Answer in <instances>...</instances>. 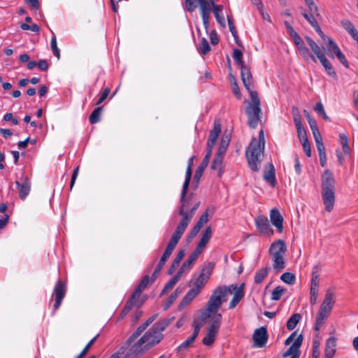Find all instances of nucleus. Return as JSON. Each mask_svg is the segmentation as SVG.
I'll return each mask as SVG.
<instances>
[{
    "label": "nucleus",
    "instance_id": "obj_5",
    "mask_svg": "<svg viewBox=\"0 0 358 358\" xmlns=\"http://www.w3.org/2000/svg\"><path fill=\"white\" fill-rule=\"evenodd\" d=\"M253 85L247 90L250 96L251 101L245 109V113L248 118L249 127L255 129L261 120L260 113L262 112L260 108V100L258 97L257 92L252 90Z\"/></svg>",
    "mask_w": 358,
    "mask_h": 358
},
{
    "label": "nucleus",
    "instance_id": "obj_19",
    "mask_svg": "<svg viewBox=\"0 0 358 358\" xmlns=\"http://www.w3.org/2000/svg\"><path fill=\"white\" fill-rule=\"evenodd\" d=\"M255 224L261 234L266 236H271L273 234V230L271 227L268 218L266 216L260 215L255 219Z\"/></svg>",
    "mask_w": 358,
    "mask_h": 358
},
{
    "label": "nucleus",
    "instance_id": "obj_47",
    "mask_svg": "<svg viewBox=\"0 0 358 358\" xmlns=\"http://www.w3.org/2000/svg\"><path fill=\"white\" fill-rule=\"evenodd\" d=\"M280 280L288 285H293L296 281V277L292 273L285 272L281 275Z\"/></svg>",
    "mask_w": 358,
    "mask_h": 358
},
{
    "label": "nucleus",
    "instance_id": "obj_64",
    "mask_svg": "<svg viewBox=\"0 0 358 358\" xmlns=\"http://www.w3.org/2000/svg\"><path fill=\"white\" fill-rule=\"evenodd\" d=\"M227 21H228L229 28V30H230L232 36H234V38H238V32L236 31V27L234 24V22L229 16H227Z\"/></svg>",
    "mask_w": 358,
    "mask_h": 358
},
{
    "label": "nucleus",
    "instance_id": "obj_21",
    "mask_svg": "<svg viewBox=\"0 0 358 358\" xmlns=\"http://www.w3.org/2000/svg\"><path fill=\"white\" fill-rule=\"evenodd\" d=\"M22 182L15 181V185L19 189V197L24 200L29 195L31 190V180L27 176L22 178Z\"/></svg>",
    "mask_w": 358,
    "mask_h": 358
},
{
    "label": "nucleus",
    "instance_id": "obj_59",
    "mask_svg": "<svg viewBox=\"0 0 358 358\" xmlns=\"http://www.w3.org/2000/svg\"><path fill=\"white\" fill-rule=\"evenodd\" d=\"M110 92V90L108 87H106L103 90V91L101 93V94L99 95V97L97 101L96 102V105H99L102 102H103L106 100V99L108 96Z\"/></svg>",
    "mask_w": 358,
    "mask_h": 358
},
{
    "label": "nucleus",
    "instance_id": "obj_62",
    "mask_svg": "<svg viewBox=\"0 0 358 358\" xmlns=\"http://www.w3.org/2000/svg\"><path fill=\"white\" fill-rule=\"evenodd\" d=\"M314 269L315 271H313L312 273L311 286L319 287V274L317 273V266H315Z\"/></svg>",
    "mask_w": 358,
    "mask_h": 358
},
{
    "label": "nucleus",
    "instance_id": "obj_27",
    "mask_svg": "<svg viewBox=\"0 0 358 358\" xmlns=\"http://www.w3.org/2000/svg\"><path fill=\"white\" fill-rule=\"evenodd\" d=\"M200 253L198 252V251L194 250L188 257L187 259L182 264V266L178 271L181 275L183 272L189 271L193 265V264L195 262V261L197 259Z\"/></svg>",
    "mask_w": 358,
    "mask_h": 358
},
{
    "label": "nucleus",
    "instance_id": "obj_51",
    "mask_svg": "<svg viewBox=\"0 0 358 358\" xmlns=\"http://www.w3.org/2000/svg\"><path fill=\"white\" fill-rule=\"evenodd\" d=\"M50 46L53 55L59 59L60 58V51L57 45V38L55 34L51 38Z\"/></svg>",
    "mask_w": 358,
    "mask_h": 358
},
{
    "label": "nucleus",
    "instance_id": "obj_42",
    "mask_svg": "<svg viewBox=\"0 0 358 358\" xmlns=\"http://www.w3.org/2000/svg\"><path fill=\"white\" fill-rule=\"evenodd\" d=\"M103 107L96 108L92 113L90 114L89 120L91 124H96L100 120V116L102 112Z\"/></svg>",
    "mask_w": 358,
    "mask_h": 358
},
{
    "label": "nucleus",
    "instance_id": "obj_60",
    "mask_svg": "<svg viewBox=\"0 0 358 358\" xmlns=\"http://www.w3.org/2000/svg\"><path fill=\"white\" fill-rule=\"evenodd\" d=\"M296 131L300 142L308 139L306 131L303 126L296 127Z\"/></svg>",
    "mask_w": 358,
    "mask_h": 358
},
{
    "label": "nucleus",
    "instance_id": "obj_32",
    "mask_svg": "<svg viewBox=\"0 0 358 358\" xmlns=\"http://www.w3.org/2000/svg\"><path fill=\"white\" fill-rule=\"evenodd\" d=\"M224 155L217 153L215 156L212 164L211 169L213 170H218V177L221 178L223 173L222 170V162Z\"/></svg>",
    "mask_w": 358,
    "mask_h": 358
},
{
    "label": "nucleus",
    "instance_id": "obj_11",
    "mask_svg": "<svg viewBox=\"0 0 358 358\" xmlns=\"http://www.w3.org/2000/svg\"><path fill=\"white\" fill-rule=\"evenodd\" d=\"M202 322H203V320L201 318H194V317H192L191 327L193 329V333L187 339L178 346L176 349L178 352H185L192 346L199 334L201 328L203 327Z\"/></svg>",
    "mask_w": 358,
    "mask_h": 358
},
{
    "label": "nucleus",
    "instance_id": "obj_34",
    "mask_svg": "<svg viewBox=\"0 0 358 358\" xmlns=\"http://www.w3.org/2000/svg\"><path fill=\"white\" fill-rule=\"evenodd\" d=\"M181 275L177 272V273L165 285L163 288L161 294H166L169 290L171 289L180 280Z\"/></svg>",
    "mask_w": 358,
    "mask_h": 358
},
{
    "label": "nucleus",
    "instance_id": "obj_38",
    "mask_svg": "<svg viewBox=\"0 0 358 358\" xmlns=\"http://www.w3.org/2000/svg\"><path fill=\"white\" fill-rule=\"evenodd\" d=\"M221 133V124L219 121H215L213 128L210 130L208 138L217 141Z\"/></svg>",
    "mask_w": 358,
    "mask_h": 358
},
{
    "label": "nucleus",
    "instance_id": "obj_24",
    "mask_svg": "<svg viewBox=\"0 0 358 358\" xmlns=\"http://www.w3.org/2000/svg\"><path fill=\"white\" fill-rule=\"evenodd\" d=\"M212 236V229L210 227H208L205 229V230L202 233L201 238L194 249L195 251H198L199 253H201L203 249L207 245L209 242L210 238Z\"/></svg>",
    "mask_w": 358,
    "mask_h": 358
},
{
    "label": "nucleus",
    "instance_id": "obj_22",
    "mask_svg": "<svg viewBox=\"0 0 358 358\" xmlns=\"http://www.w3.org/2000/svg\"><path fill=\"white\" fill-rule=\"evenodd\" d=\"M263 178L271 187H274L275 186V171L274 166L271 163H268L265 166Z\"/></svg>",
    "mask_w": 358,
    "mask_h": 358
},
{
    "label": "nucleus",
    "instance_id": "obj_44",
    "mask_svg": "<svg viewBox=\"0 0 358 358\" xmlns=\"http://www.w3.org/2000/svg\"><path fill=\"white\" fill-rule=\"evenodd\" d=\"M198 50L203 55H207L210 51V46L206 38H201Z\"/></svg>",
    "mask_w": 358,
    "mask_h": 358
},
{
    "label": "nucleus",
    "instance_id": "obj_23",
    "mask_svg": "<svg viewBox=\"0 0 358 358\" xmlns=\"http://www.w3.org/2000/svg\"><path fill=\"white\" fill-rule=\"evenodd\" d=\"M208 282V278L205 277V273L201 272L189 285L192 287L191 290H194L196 294H199L205 285Z\"/></svg>",
    "mask_w": 358,
    "mask_h": 358
},
{
    "label": "nucleus",
    "instance_id": "obj_14",
    "mask_svg": "<svg viewBox=\"0 0 358 358\" xmlns=\"http://www.w3.org/2000/svg\"><path fill=\"white\" fill-rule=\"evenodd\" d=\"M146 300V296H141V293H136V291L134 290L130 298L126 302L124 308L122 310V313H128L131 310H136L139 308Z\"/></svg>",
    "mask_w": 358,
    "mask_h": 358
},
{
    "label": "nucleus",
    "instance_id": "obj_54",
    "mask_svg": "<svg viewBox=\"0 0 358 358\" xmlns=\"http://www.w3.org/2000/svg\"><path fill=\"white\" fill-rule=\"evenodd\" d=\"M315 110L322 117V118L327 121L330 122L329 117L327 116V113H325L324 106L321 102H318L315 107Z\"/></svg>",
    "mask_w": 358,
    "mask_h": 358
},
{
    "label": "nucleus",
    "instance_id": "obj_7",
    "mask_svg": "<svg viewBox=\"0 0 358 358\" xmlns=\"http://www.w3.org/2000/svg\"><path fill=\"white\" fill-rule=\"evenodd\" d=\"M286 251L287 246L283 240H278L271 245L269 254L273 262V268L277 273L285 268V255Z\"/></svg>",
    "mask_w": 358,
    "mask_h": 358
},
{
    "label": "nucleus",
    "instance_id": "obj_13",
    "mask_svg": "<svg viewBox=\"0 0 358 358\" xmlns=\"http://www.w3.org/2000/svg\"><path fill=\"white\" fill-rule=\"evenodd\" d=\"M146 300V296H141V293H136V291L134 290L130 298L126 302L124 308L122 310V313H128L131 310H136L139 308Z\"/></svg>",
    "mask_w": 358,
    "mask_h": 358
},
{
    "label": "nucleus",
    "instance_id": "obj_17",
    "mask_svg": "<svg viewBox=\"0 0 358 358\" xmlns=\"http://www.w3.org/2000/svg\"><path fill=\"white\" fill-rule=\"evenodd\" d=\"M253 347L263 348L268 342V334L266 327H261L257 329L253 335Z\"/></svg>",
    "mask_w": 358,
    "mask_h": 358
},
{
    "label": "nucleus",
    "instance_id": "obj_35",
    "mask_svg": "<svg viewBox=\"0 0 358 358\" xmlns=\"http://www.w3.org/2000/svg\"><path fill=\"white\" fill-rule=\"evenodd\" d=\"M269 270V267L262 268L258 270L255 275V282L256 284L262 283L267 276Z\"/></svg>",
    "mask_w": 358,
    "mask_h": 358
},
{
    "label": "nucleus",
    "instance_id": "obj_40",
    "mask_svg": "<svg viewBox=\"0 0 358 358\" xmlns=\"http://www.w3.org/2000/svg\"><path fill=\"white\" fill-rule=\"evenodd\" d=\"M327 55L329 57L334 58L333 52H336L339 50L340 48L331 38H327Z\"/></svg>",
    "mask_w": 358,
    "mask_h": 358
},
{
    "label": "nucleus",
    "instance_id": "obj_57",
    "mask_svg": "<svg viewBox=\"0 0 358 358\" xmlns=\"http://www.w3.org/2000/svg\"><path fill=\"white\" fill-rule=\"evenodd\" d=\"M214 267H215V263L209 262L203 266L201 272L205 273V277H207L208 279L210 275L212 273V271H213Z\"/></svg>",
    "mask_w": 358,
    "mask_h": 358
},
{
    "label": "nucleus",
    "instance_id": "obj_37",
    "mask_svg": "<svg viewBox=\"0 0 358 358\" xmlns=\"http://www.w3.org/2000/svg\"><path fill=\"white\" fill-rule=\"evenodd\" d=\"M221 133V124L219 121H215L213 128L210 130L208 138L217 141Z\"/></svg>",
    "mask_w": 358,
    "mask_h": 358
},
{
    "label": "nucleus",
    "instance_id": "obj_6",
    "mask_svg": "<svg viewBox=\"0 0 358 358\" xmlns=\"http://www.w3.org/2000/svg\"><path fill=\"white\" fill-rule=\"evenodd\" d=\"M146 351L141 337H134L133 335H130L120 348V353L124 355V358H137Z\"/></svg>",
    "mask_w": 358,
    "mask_h": 358
},
{
    "label": "nucleus",
    "instance_id": "obj_15",
    "mask_svg": "<svg viewBox=\"0 0 358 358\" xmlns=\"http://www.w3.org/2000/svg\"><path fill=\"white\" fill-rule=\"evenodd\" d=\"M66 292V283L61 280H58L55 285L52 298L55 299L53 304V310L56 311L61 306L62 301L65 296Z\"/></svg>",
    "mask_w": 358,
    "mask_h": 358
},
{
    "label": "nucleus",
    "instance_id": "obj_2",
    "mask_svg": "<svg viewBox=\"0 0 358 358\" xmlns=\"http://www.w3.org/2000/svg\"><path fill=\"white\" fill-rule=\"evenodd\" d=\"M264 144V131L261 129L259 133V141L254 138L245 151L249 167L252 171L257 172L259 170Z\"/></svg>",
    "mask_w": 358,
    "mask_h": 358
},
{
    "label": "nucleus",
    "instance_id": "obj_25",
    "mask_svg": "<svg viewBox=\"0 0 358 358\" xmlns=\"http://www.w3.org/2000/svg\"><path fill=\"white\" fill-rule=\"evenodd\" d=\"M271 222L279 232H282L283 229V217L280 211L277 208H273L270 213Z\"/></svg>",
    "mask_w": 358,
    "mask_h": 358
},
{
    "label": "nucleus",
    "instance_id": "obj_39",
    "mask_svg": "<svg viewBox=\"0 0 358 358\" xmlns=\"http://www.w3.org/2000/svg\"><path fill=\"white\" fill-rule=\"evenodd\" d=\"M299 51L305 61L308 62L310 59H311L313 62H317L315 57L310 53L308 48H306L305 45L299 48Z\"/></svg>",
    "mask_w": 358,
    "mask_h": 358
},
{
    "label": "nucleus",
    "instance_id": "obj_52",
    "mask_svg": "<svg viewBox=\"0 0 358 358\" xmlns=\"http://www.w3.org/2000/svg\"><path fill=\"white\" fill-rule=\"evenodd\" d=\"M304 1L308 8V12L315 13L316 16H320L318 7L313 0H304Z\"/></svg>",
    "mask_w": 358,
    "mask_h": 358
},
{
    "label": "nucleus",
    "instance_id": "obj_45",
    "mask_svg": "<svg viewBox=\"0 0 358 358\" xmlns=\"http://www.w3.org/2000/svg\"><path fill=\"white\" fill-rule=\"evenodd\" d=\"M229 141L230 139L227 136L222 137L217 153L224 155L229 146Z\"/></svg>",
    "mask_w": 358,
    "mask_h": 358
},
{
    "label": "nucleus",
    "instance_id": "obj_31",
    "mask_svg": "<svg viewBox=\"0 0 358 358\" xmlns=\"http://www.w3.org/2000/svg\"><path fill=\"white\" fill-rule=\"evenodd\" d=\"M223 6L222 5H215L211 6V10H213L215 19L218 24H220L222 27H225V20L224 17L222 14Z\"/></svg>",
    "mask_w": 358,
    "mask_h": 358
},
{
    "label": "nucleus",
    "instance_id": "obj_12",
    "mask_svg": "<svg viewBox=\"0 0 358 358\" xmlns=\"http://www.w3.org/2000/svg\"><path fill=\"white\" fill-rule=\"evenodd\" d=\"M217 0H197L200 7V11L203 24L207 31L211 13V6L216 5Z\"/></svg>",
    "mask_w": 358,
    "mask_h": 358
},
{
    "label": "nucleus",
    "instance_id": "obj_41",
    "mask_svg": "<svg viewBox=\"0 0 358 358\" xmlns=\"http://www.w3.org/2000/svg\"><path fill=\"white\" fill-rule=\"evenodd\" d=\"M302 15L309 22V24L313 27L316 26L317 24H318L317 18L321 17L320 15V16H316V15L315 13H310V12H308V13L305 12L302 14Z\"/></svg>",
    "mask_w": 358,
    "mask_h": 358
},
{
    "label": "nucleus",
    "instance_id": "obj_43",
    "mask_svg": "<svg viewBox=\"0 0 358 358\" xmlns=\"http://www.w3.org/2000/svg\"><path fill=\"white\" fill-rule=\"evenodd\" d=\"M208 164V162H206V160H202L201 163L196 170L194 176V180H196L197 182L199 181Z\"/></svg>",
    "mask_w": 358,
    "mask_h": 358
},
{
    "label": "nucleus",
    "instance_id": "obj_55",
    "mask_svg": "<svg viewBox=\"0 0 358 358\" xmlns=\"http://www.w3.org/2000/svg\"><path fill=\"white\" fill-rule=\"evenodd\" d=\"M231 90L234 95L239 99L241 98V91L239 90L238 85L236 82L235 78L231 76Z\"/></svg>",
    "mask_w": 358,
    "mask_h": 358
},
{
    "label": "nucleus",
    "instance_id": "obj_20",
    "mask_svg": "<svg viewBox=\"0 0 358 358\" xmlns=\"http://www.w3.org/2000/svg\"><path fill=\"white\" fill-rule=\"evenodd\" d=\"M336 301V296L333 292L328 290L325 294L324 301L321 305L319 313H329Z\"/></svg>",
    "mask_w": 358,
    "mask_h": 358
},
{
    "label": "nucleus",
    "instance_id": "obj_58",
    "mask_svg": "<svg viewBox=\"0 0 358 358\" xmlns=\"http://www.w3.org/2000/svg\"><path fill=\"white\" fill-rule=\"evenodd\" d=\"M208 221V213L207 210L204 212L199 217L198 222H196V225L201 229V227L207 223Z\"/></svg>",
    "mask_w": 358,
    "mask_h": 358
},
{
    "label": "nucleus",
    "instance_id": "obj_33",
    "mask_svg": "<svg viewBox=\"0 0 358 358\" xmlns=\"http://www.w3.org/2000/svg\"><path fill=\"white\" fill-rule=\"evenodd\" d=\"M305 39L307 41L308 44L309 45L310 48H311L312 51L314 52V54L317 56V57L319 59V57H322L325 54L322 50L321 48L318 45V44L313 41L310 37L309 36H305Z\"/></svg>",
    "mask_w": 358,
    "mask_h": 358
},
{
    "label": "nucleus",
    "instance_id": "obj_18",
    "mask_svg": "<svg viewBox=\"0 0 358 358\" xmlns=\"http://www.w3.org/2000/svg\"><path fill=\"white\" fill-rule=\"evenodd\" d=\"M303 342V336L300 334L294 341L292 345L282 354V357L286 358L290 356V358H299L300 350Z\"/></svg>",
    "mask_w": 358,
    "mask_h": 358
},
{
    "label": "nucleus",
    "instance_id": "obj_1",
    "mask_svg": "<svg viewBox=\"0 0 358 358\" xmlns=\"http://www.w3.org/2000/svg\"><path fill=\"white\" fill-rule=\"evenodd\" d=\"M244 287V282L239 286L236 284H231L217 287L213 290L207 301L206 311L208 313H217L222 305L227 301L228 296L232 294H234V296L229 303V309L235 308L245 296Z\"/></svg>",
    "mask_w": 358,
    "mask_h": 358
},
{
    "label": "nucleus",
    "instance_id": "obj_61",
    "mask_svg": "<svg viewBox=\"0 0 358 358\" xmlns=\"http://www.w3.org/2000/svg\"><path fill=\"white\" fill-rule=\"evenodd\" d=\"M301 143L303 146V149L306 155L310 157L311 156V148L308 139L301 141Z\"/></svg>",
    "mask_w": 358,
    "mask_h": 358
},
{
    "label": "nucleus",
    "instance_id": "obj_63",
    "mask_svg": "<svg viewBox=\"0 0 358 358\" xmlns=\"http://www.w3.org/2000/svg\"><path fill=\"white\" fill-rule=\"evenodd\" d=\"M291 37L292 38L294 43L296 45V46L297 47L298 50L305 45L302 38L297 34V32L296 34H294L293 36H292Z\"/></svg>",
    "mask_w": 358,
    "mask_h": 358
},
{
    "label": "nucleus",
    "instance_id": "obj_9",
    "mask_svg": "<svg viewBox=\"0 0 358 358\" xmlns=\"http://www.w3.org/2000/svg\"><path fill=\"white\" fill-rule=\"evenodd\" d=\"M180 206L178 210V214L182 216V219L178 224L175 231L173 233L182 237V234L185 231L187 226L191 222L192 218L195 214L196 210L200 206V201H197L193 207L189 210V212L186 211V201L185 199L183 201H180Z\"/></svg>",
    "mask_w": 358,
    "mask_h": 358
},
{
    "label": "nucleus",
    "instance_id": "obj_16",
    "mask_svg": "<svg viewBox=\"0 0 358 358\" xmlns=\"http://www.w3.org/2000/svg\"><path fill=\"white\" fill-rule=\"evenodd\" d=\"M181 237L176 234L173 233L171 237V239L169 240L165 250L161 257L159 262L157 264L158 266L163 268L165 265L166 261L169 259L170 256L171 255L173 251L174 250L175 248L178 245L179 241L180 240Z\"/></svg>",
    "mask_w": 358,
    "mask_h": 358
},
{
    "label": "nucleus",
    "instance_id": "obj_48",
    "mask_svg": "<svg viewBox=\"0 0 358 358\" xmlns=\"http://www.w3.org/2000/svg\"><path fill=\"white\" fill-rule=\"evenodd\" d=\"M285 292V289L283 287L278 286L272 291L271 299L273 301H278Z\"/></svg>",
    "mask_w": 358,
    "mask_h": 358
},
{
    "label": "nucleus",
    "instance_id": "obj_3",
    "mask_svg": "<svg viewBox=\"0 0 358 358\" xmlns=\"http://www.w3.org/2000/svg\"><path fill=\"white\" fill-rule=\"evenodd\" d=\"M322 197L325 210L331 212L335 202L334 178L329 170H326L322 177Z\"/></svg>",
    "mask_w": 358,
    "mask_h": 358
},
{
    "label": "nucleus",
    "instance_id": "obj_30",
    "mask_svg": "<svg viewBox=\"0 0 358 358\" xmlns=\"http://www.w3.org/2000/svg\"><path fill=\"white\" fill-rule=\"evenodd\" d=\"M318 59L320 60V63L324 68L327 74L329 76H330L331 77L336 79L337 78L336 73L333 66L331 65V64L329 62V60L326 57V55H324L322 57H319Z\"/></svg>",
    "mask_w": 358,
    "mask_h": 358
},
{
    "label": "nucleus",
    "instance_id": "obj_46",
    "mask_svg": "<svg viewBox=\"0 0 358 358\" xmlns=\"http://www.w3.org/2000/svg\"><path fill=\"white\" fill-rule=\"evenodd\" d=\"M301 319V315H292V317L287 322V328L289 330H293Z\"/></svg>",
    "mask_w": 358,
    "mask_h": 358
},
{
    "label": "nucleus",
    "instance_id": "obj_26",
    "mask_svg": "<svg viewBox=\"0 0 358 358\" xmlns=\"http://www.w3.org/2000/svg\"><path fill=\"white\" fill-rule=\"evenodd\" d=\"M336 338L331 336L325 343L324 358H333L336 352Z\"/></svg>",
    "mask_w": 358,
    "mask_h": 358
},
{
    "label": "nucleus",
    "instance_id": "obj_4",
    "mask_svg": "<svg viewBox=\"0 0 358 358\" xmlns=\"http://www.w3.org/2000/svg\"><path fill=\"white\" fill-rule=\"evenodd\" d=\"M194 318H201L203 326L208 324L207 334L203 337L202 343L206 346L212 345L219 331L222 322V315H193Z\"/></svg>",
    "mask_w": 358,
    "mask_h": 358
},
{
    "label": "nucleus",
    "instance_id": "obj_36",
    "mask_svg": "<svg viewBox=\"0 0 358 358\" xmlns=\"http://www.w3.org/2000/svg\"><path fill=\"white\" fill-rule=\"evenodd\" d=\"M151 283H152V282L150 280V277L148 275H145L136 287L135 290L136 293L142 294L143 291Z\"/></svg>",
    "mask_w": 358,
    "mask_h": 358
},
{
    "label": "nucleus",
    "instance_id": "obj_8",
    "mask_svg": "<svg viewBox=\"0 0 358 358\" xmlns=\"http://www.w3.org/2000/svg\"><path fill=\"white\" fill-rule=\"evenodd\" d=\"M170 322L165 321L157 323L145 334L141 336L147 351L152 346L158 344L163 338L162 331L169 325Z\"/></svg>",
    "mask_w": 358,
    "mask_h": 358
},
{
    "label": "nucleus",
    "instance_id": "obj_28",
    "mask_svg": "<svg viewBox=\"0 0 358 358\" xmlns=\"http://www.w3.org/2000/svg\"><path fill=\"white\" fill-rule=\"evenodd\" d=\"M341 23L342 27L349 33L352 38L358 42V31L353 24L348 20H343Z\"/></svg>",
    "mask_w": 358,
    "mask_h": 358
},
{
    "label": "nucleus",
    "instance_id": "obj_49",
    "mask_svg": "<svg viewBox=\"0 0 358 358\" xmlns=\"http://www.w3.org/2000/svg\"><path fill=\"white\" fill-rule=\"evenodd\" d=\"M98 336L99 334H97L93 338H92L76 358H83L87 355L92 345L94 343Z\"/></svg>",
    "mask_w": 358,
    "mask_h": 358
},
{
    "label": "nucleus",
    "instance_id": "obj_29",
    "mask_svg": "<svg viewBox=\"0 0 358 358\" xmlns=\"http://www.w3.org/2000/svg\"><path fill=\"white\" fill-rule=\"evenodd\" d=\"M198 295L194 290L189 289L185 296L182 298L180 303L178 305V310L181 311L182 309L189 305L193 299Z\"/></svg>",
    "mask_w": 358,
    "mask_h": 358
},
{
    "label": "nucleus",
    "instance_id": "obj_56",
    "mask_svg": "<svg viewBox=\"0 0 358 358\" xmlns=\"http://www.w3.org/2000/svg\"><path fill=\"white\" fill-rule=\"evenodd\" d=\"M197 0H185V9L192 13L197 7Z\"/></svg>",
    "mask_w": 358,
    "mask_h": 358
},
{
    "label": "nucleus",
    "instance_id": "obj_50",
    "mask_svg": "<svg viewBox=\"0 0 358 358\" xmlns=\"http://www.w3.org/2000/svg\"><path fill=\"white\" fill-rule=\"evenodd\" d=\"M328 315H318L315 320V330L318 331L324 324L327 320Z\"/></svg>",
    "mask_w": 358,
    "mask_h": 358
},
{
    "label": "nucleus",
    "instance_id": "obj_53",
    "mask_svg": "<svg viewBox=\"0 0 358 358\" xmlns=\"http://www.w3.org/2000/svg\"><path fill=\"white\" fill-rule=\"evenodd\" d=\"M340 141L342 145L343 152L345 154H348L350 148L348 145V138L345 134H340Z\"/></svg>",
    "mask_w": 358,
    "mask_h": 358
},
{
    "label": "nucleus",
    "instance_id": "obj_10",
    "mask_svg": "<svg viewBox=\"0 0 358 358\" xmlns=\"http://www.w3.org/2000/svg\"><path fill=\"white\" fill-rule=\"evenodd\" d=\"M232 57L236 64L241 67V80L245 88L249 90L250 87H252L253 85V79L250 68L243 61L242 51L238 49H234Z\"/></svg>",
    "mask_w": 358,
    "mask_h": 358
}]
</instances>
